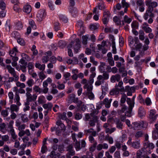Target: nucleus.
<instances>
[{
  "instance_id": "1",
  "label": "nucleus",
  "mask_w": 158,
  "mask_h": 158,
  "mask_svg": "<svg viewBox=\"0 0 158 158\" xmlns=\"http://www.w3.org/2000/svg\"><path fill=\"white\" fill-rule=\"evenodd\" d=\"M6 68L7 69L9 73L12 76V77H9L8 80L7 81V84H10V82L13 81L16 82L19 81V76L14 68H12L10 65H7Z\"/></svg>"
},
{
  "instance_id": "2",
  "label": "nucleus",
  "mask_w": 158,
  "mask_h": 158,
  "mask_svg": "<svg viewBox=\"0 0 158 158\" xmlns=\"http://www.w3.org/2000/svg\"><path fill=\"white\" fill-rule=\"evenodd\" d=\"M146 5L148 6L145 12L150 13L151 15H153V11L154 9L157 7L158 3L155 1H152V0H146L145 2Z\"/></svg>"
},
{
  "instance_id": "3",
  "label": "nucleus",
  "mask_w": 158,
  "mask_h": 158,
  "mask_svg": "<svg viewBox=\"0 0 158 158\" xmlns=\"http://www.w3.org/2000/svg\"><path fill=\"white\" fill-rule=\"evenodd\" d=\"M26 102L29 103L32 101H36L37 96L35 94H33L32 95L31 94L32 92V89L29 87H27L26 89Z\"/></svg>"
},
{
  "instance_id": "4",
  "label": "nucleus",
  "mask_w": 158,
  "mask_h": 158,
  "mask_svg": "<svg viewBox=\"0 0 158 158\" xmlns=\"http://www.w3.org/2000/svg\"><path fill=\"white\" fill-rule=\"evenodd\" d=\"M20 98L19 94H15V102H16V105L15 104H12L10 106V110L11 112L14 111L18 112L19 109V106L21 105V103L20 102Z\"/></svg>"
},
{
  "instance_id": "5",
  "label": "nucleus",
  "mask_w": 158,
  "mask_h": 158,
  "mask_svg": "<svg viewBox=\"0 0 158 158\" xmlns=\"http://www.w3.org/2000/svg\"><path fill=\"white\" fill-rule=\"evenodd\" d=\"M81 42L80 39L77 38H76L73 41L71 42V43L69 44L68 46V47L69 48L72 47V45H73V47L74 50V52L76 53L78 52L80 50L81 48Z\"/></svg>"
},
{
  "instance_id": "6",
  "label": "nucleus",
  "mask_w": 158,
  "mask_h": 158,
  "mask_svg": "<svg viewBox=\"0 0 158 158\" xmlns=\"http://www.w3.org/2000/svg\"><path fill=\"white\" fill-rule=\"evenodd\" d=\"M127 143L135 149H139L140 147V141L139 140L132 142V139L130 137L129 138Z\"/></svg>"
},
{
  "instance_id": "7",
  "label": "nucleus",
  "mask_w": 158,
  "mask_h": 158,
  "mask_svg": "<svg viewBox=\"0 0 158 158\" xmlns=\"http://www.w3.org/2000/svg\"><path fill=\"white\" fill-rule=\"evenodd\" d=\"M127 102L129 105V107L128 110L125 112V115L128 117H130L132 109L134 106V103L130 98H127Z\"/></svg>"
},
{
  "instance_id": "8",
  "label": "nucleus",
  "mask_w": 158,
  "mask_h": 158,
  "mask_svg": "<svg viewBox=\"0 0 158 158\" xmlns=\"http://www.w3.org/2000/svg\"><path fill=\"white\" fill-rule=\"evenodd\" d=\"M46 14L45 10L43 9L39 10L36 14V19L38 21L41 22L44 19Z\"/></svg>"
},
{
  "instance_id": "9",
  "label": "nucleus",
  "mask_w": 158,
  "mask_h": 158,
  "mask_svg": "<svg viewBox=\"0 0 158 158\" xmlns=\"http://www.w3.org/2000/svg\"><path fill=\"white\" fill-rule=\"evenodd\" d=\"M52 82V80L50 77H48L46 80L44 81L43 83V89L42 92L44 94H47L48 91V83L51 84Z\"/></svg>"
},
{
  "instance_id": "10",
  "label": "nucleus",
  "mask_w": 158,
  "mask_h": 158,
  "mask_svg": "<svg viewBox=\"0 0 158 158\" xmlns=\"http://www.w3.org/2000/svg\"><path fill=\"white\" fill-rule=\"evenodd\" d=\"M67 151L68 152L66 155L67 158H71V156H73L75 154V152L73 149V146L71 144L67 147Z\"/></svg>"
},
{
  "instance_id": "11",
  "label": "nucleus",
  "mask_w": 158,
  "mask_h": 158,
  "mask_svg": "<svg viewBox=\"0 0 158 158\" xmlns=\"http://www.w3.org/2000/svg\"><path fill=\"white\" fill-rule=\"evenodd\" d=\"M151 14L150 13H148V12H145L144 14L143 18L145 20H147L148 17H150L149 19L148 20V23L149 24H151L153 22V19H152L155 16L154 14L153 13V15H151Z\"/></svg>"
},
{
  "instance_id": "12",
  "label": "nucleus",
  "mask_w": 158,
  "mask_h": 158,
  "mask_svg": "<svg viewBox=\"0 0 158 158\" xmlns=\"http://www.w3.org/2000/svg\"><path fill=\"white\" fill-rule=\"evenodd\" d=\"M143 122L140 123L135 122L132 124V128L135 130H139L143 127Z\"/></svg>"
},
{
  "instance_id": "13",
  "label": "nucleus",
  "mask_w": 158,
  "mask_h": 158,
  "mask_svg": "<svg viewBox=\"0 0 158 158\" xmlns=\"http://www.w3.org/2000/svg\"><path fill=\"white\" fill-rule=\"evenodd\" d=\"M123 83L122 81H119L118 84H116L115 85V88L118 90L120 92H123L125 91V88L123 86Z\"/></svg>"
},
{
  "instance_id": "14",
  "label": "nucleus",
  "mask_w": 158,
  "mask_h": 158,
  "mask_svg": "<svg viewBox=\"0 0 158 158\" xmlns=\"http://www.w3.org/2000/svg\"><path fill=\"white\" fill-rule=\"evenodd\" d=\"M142 28L146 33H150L152 31V29L149 27V25L147 23H144L143 24Z\"/></svg>"
},
{
  "instance_id": "15",
  "label": "nucleus",
  "mask_w": 158,
  "mask_h": 158,
  "mask_svg": "<svg viewBox=\"0 0 158 158\" xmlns=\"http://www.w3.org/2000/svg\"><path fill=\"white\" fill-rule=\"evenodd\" d=\"M15 125L18 127V129L19 131L23 130L25 128L26 126L24 124H21V122L19 119L16 121Z\"/></svg>"
},
{
  "instance_id": "16",
  "label": "nucleus",
  "mask_w": 158,
  "mask_h": 158,
  "mask_svg": "<svg viewBox=\"0 0 158 158\" xmlns=\"http://www.w3.org/2000/svg\"><path fill=\"white\" fill-rule=\"evenodd\" d=\"M98 117L97 116L94 115L92 119L90 120L89 124L90 127H94L96 123L98 121Z\"/></svg>"
},
{
  "instance_id": "17",
  "label": "nucleus",
  "mask_w": 158,
  "mask_h": 158,
  "mask_svg": "<svg viewBox=\"0 0 158 158\" xmlns=\"http://www.w3.org/2000/svg\"><path fill=\"white\" fill-rule=\"evenodd\" d=\"M122 7L124 8V11L125 13H127L128 8L130 6V4L128 2L126 1L125 0H122L121 2Z\"/></svg>"
},
{
  "instance_id": "18",
  "label": "nucleus",
  "mask_w": 158,
  "mask_h": 158,
  "mask_svg": "<svg viewBox=\"0 0 158 158\" xmlns=\"http://www.w3.org/2000/svg\"><path fill=\"white\" fill-rule=\"evenodd\" d=\"M112 101V99L110 98L109 99L108 98H105L103 102L102 103L105 105V107L107 108H109L110 106V103Z\"/></svg>"
},
{
  "instance_id": "19",
  "label": "nucleus",
  "mask_w": 158,
  "mask_h": 158,
  "mask_svg": "<svg viewBox=\"0 0 158 158\" xmlns=\"http://www.w3.org/2000/svg\"><path fill=\"white\" fill-rule=\"evenodd\" d=\"M121 79L120 75L118 74L112 75L110 78V81L111 82L114 83L116 81H119Z\"/></svg>"
},
{
  "instance_id": "20",
  "label": "nucleus",
  "mask_w": 158,
  "mask_h": 158,
  "mask_svg": "<svg viewBox=\"0 0 158 158\" xmlns=\"http://www.w3.org/2000/svg\"><path fill=\"white\" fill-rule=\"evenodd\" d=\"M104 80L102 79V75H99L97 78V80L95 84L96 86H99L103 83Z\"/></svg>"
},
{
  "instance_id": "21",
  "label": "nucleus",
  "mask_w": 158,
  "mask_h": 158,
  "mask_svg": "<svg viewBox=\"0 0 158 158\" xmlns=\"http://www.w3.org/2000/svg\"><path fill=\"white\" fill-rule=\"evenodd\" d=\"M19 115L20 116L21 120L23 123H27L29 119L26 114H20Z\"/></svg>"
},
{
  "instance_id": "22",
  "label": "nucleus",
  "mask_w": 158,
  "mask_h": 158,
  "mask_svg": "<svg viewBox=\"0 0 158 158\" xmlns=\"http://www.w3.org/2000/svg\"><path fill=\"white\" fill-rule=\"evenodd\" d=\"M56 124L58 126V128H61V130L64 131L66 129V127L64 124L60 120H58L56 123Z\"/></svg>"
},
{
  "instance_id": "23",
  "label": "nucleus",
  "mask_w": 158,
  "mask_h": 158,
  "mask_svg": "<svg viewBox=\"0 0 158 158\" xmlns=\"http://www.w3.org/2000/svg\"><path fill=\"white\" fill-rule=\"evenodd\" d=\"M23 10L24 12L29 14L31 10V7L29 5H26L23 7Z\"/></svg>"
},
{
  "instance_id": "24",
  "label": "nucleus",
  "mask_w": 158,
  "mask_h": 158,
  "mask_svg": "<svg viewBox=\"0 0 158 158\" xmlns=\"http://www.w3.org/2000/svg\"><path fill=\"white\" fill-rule=\"evenodd\" d=\"M110 39H111V41L112 42L113 53L114 54H116V49L115 47V42L114 41L115 39L114 37L113 36L110 37Z\"/></svg>"
},
{
  "instance_id": "25",
  "label": "nucleus",
  "mask_w": 158,
  "mask_h": 158,
  "mask_svg": "<svg viewBox=\"0 0 158 158\" xmlns=\"http://www.w3.org/2000/svg\"><path fill=\"white\" fill-rule=\"evenodd\" d=\"M35 66L36 68L42 71H44L45 69V65L44 64H41L39 63H36Z\"/></svg>"
},
{
  "instance_id": "26",
  "label": "nucleus",
  "mask_w": 158,
  "mask_h": 158,
  "mask_svg": "<svg viewBox=\"0 0 158 158\" xmlns=\"http://www.w3.org/2000/svg\"><path fill=\"white\" fill-rule=\"evenodd\" d=\"M132 21V19L129 18L127 15H125L124 17L123 20H122V24L124 25V23H127L128 24L130 23Z\"/></svg>"
},
{
  "instance_id": "27",
  "label": "nucleus",
  "mask_w": 158,
  "mask_h": 158,
  "mask_svg": "<svg viewBox=\"0 0 158 158\" xmlns=\"http://www.w3.org/2000/svg\"><path fill=\"white\" fill-rule=\"evenodd\" d=\"M115 123L116 125L117 128L120 130L122 129L123 123H122L119 119H117L115 121Z\"/></svg>"
},
{
  "instance_id": "28",
  "label": "nucleus",
  "mask_w": 158,
  "mask_h": 158,
  "mask_svg": "<svg viewBox=\"0 0 158 158\" xmlns=\"http://www.w3.org/2000/svg\"><path fill=\"white\" fill-rule=\"evenodd\" d=\"M106 64L104 62H101L100 65L99 66L98 69L100 72L102 73L105 71Z\"/></svg>"
},
{
  "instance_id": "29",
  "label": "nucleus",
  "mask_w": 158,
  "mask_h": 158,
  "mask_svg": "<svg viewBox=\"0 0 158 158\" xmlns=\"http://www.w3.org/2000/svg\"><path fill=\"white\" fill-rule=\"evenodd\" d=\"M120 105L121 106V110H118V112L119 115H120L124 113L125 111L127 110V107L125 105Z\"/></svg>"
},
{
  "instance_id": "30",
  "label": "nucleus",
  "mask_w": 158,
  "mask_h": 158,
  "mask_svg": "<svg viewBox=\"0 0 158 158\" xmlns=\"http://www.w3.org/2000/svg\"><path fill=\"white\" fill-rule=\"evenodd\" d=\"M52 106V104L51 103L44 104L43 105V107L44 109H47V110H51Z\"/></svg>"
},
{
  "instance_id": "31",
  "label": "nucleus",
  "mask_w": 158,
  "mask_h": 158,
  "mask_svg": "<svg viewBox=\"0 0 158 158\" xmlns=\"http://www.w3.org/2000/svg\"><path fill=\"white\" fill-rule=\"evenodd\" d=\"M138 114L139 116L141 118L144 116L145 114L144 109L142 107H140L139 109Z\"/></svg>"
},
{
  "instance_id": "32",
  "label": "nucleus",
  "mask_w": 158,
  "mask_h": 158,
  "mask_svg": "<svg viewBox=\"0 0 158 158\" xmlns=\"http://www.w3.org/2000/svg\"><path fill=\"white\" fill-rule=\"evenodd\" d=\"M155 112L153 110H151L150 112L149 117L152 120L154 121L156 119V115H155Z\"/></svg>"
},
{
  "instance_id": "33",
  "label": "nucleus",
  "mask_w": 158,
  "mask_h": 158,
  "mask_svg": "<svg viewBox=\"0 0 158 158\" xmlns=\"http://www.w3.org/2000/svg\"><path fill=\"white\" fill-rule=\"evenodd\" d=\"M83 88L85 89H86L87 92L92 91L93 89V86L92 85H89V84L85 85Z\"/></svg>"
},
{
  "instance_id": "34",
  "label": "nucleus",
  "mask_w": 158,
  "mask_h": 158,
  "mask_svg": "<svg viewBox=\"0 0 158 158\" xmlns=\"http://www.w3.org/2000/svg\"><path fill=\"white\" fill-rule=\"evenodd\" d=\"M18 52L17 48L15 47L10 52V54L11 57H14L16 56V53Z\"/></svg>"
},
{
  "instance_id": "35",
  "label": "nucleus",
  "mask_w": 158,
  "mask_h": 158,
  "mask_svg": "<svg viewBox=\"0 0 158 158\" xmlns=\"http://www.w3.org/2000/svg\"><path fill=\"white\" fill-rule=\"evenodd\" d=\"M70 12L73 16L74 17L77 14V9L75 7H72L70 9Z\"/></svg>"
},
{
  "instance_id": "36",
  "label": "nucleus",
  "mask_w": 158,
  "mask_h": 158,
  "mask_svg": "<svg viewBox=\"0 0 158 158\" xmlns=\"http://www.w3.org/2000/svg\"><path fill=\"white\" fill-rule=\"evenodd\" d=\"M94 113L92 112L90 114H86L85 115V121H87L89 119H91V117L93 118V117L94 116Z\"/></svg>"
},
{
  "instance_id": "37",
  "label": "nucleus",
  "mask_w": 158,
  "mask_h": 158,
  "mask_svg": "<svg viewBox=\"0 0 158 158\" xmlns=\"http://www.w3.org/2000/svg\"><path fill=\"white\" fill-rule=\"evenodd\" d=\"M144 33L142 30H140L139 31V39L141 40H144Z\"/></svg>"
},
{
  "instance_id": "38",
  "label": "nucleus",
  "mask_w": 158,
  "mask_h": 158,
  "mask_svg": "<svg viewBox=\"0 0 158 158\" xmlns=\"http://www.w3.org/2000/svg\"><path fill=\"white\" fill-rule=\"evenodd\" d=\"M127 96L125 94H123L120 101V105H123L126 101Z\"/></svg>"
},
{
  "instance_id": "39",
  "label": "nucleus",
  "mask_w": 158,
  "mask_h": 158,
  "mask_svg": "<svg viewBox=\"0 0 158 158\" xmlns=\"http://www.w3.org/2000/svg\"><path fill=\"white\" fill-rule=\"evenodd\" d=\"M28 86V87H31L34 84V81L31 78L29 79L26 82Z\"/></svg>"
},
{
  "instance_id": "40",
  "label": "nucleus",
  "mask_w": 158,
  "mask_h": 158,
  "mask_svg": "<svg viewBox=\"0 0 158 158\" xmlns=\"http://www.w3.org/2000/svg\"><path fill=\"white\" fill-rule=\"evenodd\" d=\"M16 85L17 87H19L20 88H25L26 86L25 83H21L18 81H16Z\"/></svg>"
},
{
  "instance_id": "41",
  "label": "nucleus",
  "mask_w": 158,
  "mask_h": 158,
  "mask_svg": "<svg viewBox=\"0 0 158 158\" xmlns=\"http://www.w3.org/2000/svg\"><path fill=\"white\" fill-rule=\"evenodd\" d=\"M120 92L118 90H117L116 88L112 89L110 93L111 95H118L119 94Z\"/></svg>"
},
{
  "instance_id": "42",
  "label": "nucleus",
  "mask_w": 158,
  "mask_h": 158,
  "mask_svg": "<svg viewBox=\"0 0 158 158\" xmlns=\"http://www.w3.org/2000/svg\"><path fill=\"white\" fill-rule=\"evenodd\" d=\"M143 133L142 131H139L136 132L135 135V137L136 138H138L142 137Z\"/></svg>"
},
{
  "instance_id": "43",
  "label": "nucleus",
  "mask_w": 158,
  "mask_h": 158,
  "mask_svg": "<svg viewBox=\"0 0 158 158\" xmlns=\"http://www.w3.org/2000/svg\"><path fill=\"white\" fill-rule=\"evenodd\" d=\"M67 44L66 42L63 40H60L58 43V46L61 48H63Z\"/></svg>"
},
{
  "instance_id": "44",
  "label": "nucleus",
  "mask_w": 158,
  "mask_h": 158,
  "mask_svg": "<svg viewBox=\"0 0 158 158\" xmlns=\"http://www.w3.org/2000/svg\"><path fill=\"white\" fill-rule=\"evenodd\" d=\"M40 79L42 81L44 80L46 77V76L44 73L43 71L40 72L38 74Z\"/></svg>"
},
{
  "instance_id": "45",
  "label": "nucleus",
  "mask_w": 158,
  "mask_h": 158,
  "mask_svg": "<svg viewBox=\"0 0 158 158\" xmlns=\"http://www.w3.org/2000/svg\"><path fill=\"white\" fill-rule=\"evenodd\" d=\"M33 89L36 93H39V94H40L42 92L41 88L37 85H35L33 88Z\"/></svg>"
},
{
  "instance_id": "46",
  "label": "nucleus",
  "mask_w": 158,
  "mask_h": 158,
  "mask_svg": "<svg viewBox=\"0 0 158 158\" xmlns=\"http://www.w3.org/2000/svg\"><path fill=\"white\" fill-rule=\"evenodd\" d=\"M88 39V37L86 35H83L82 36V43L83 44L85 45L87 44Z\"/></svg>"
},
{
  "instance_id": "47",
  "label": "nucleus",
  "mask_w": 158,
  "mask_h": 158,
  "mask_svg": "<svg viewBox=\"0 0 158 158\" xmlns=\"http://www.w3.org/2000/svg\"><path fill=\"white\" fill-rule=\"evenodd\" d=\"M45 97L43 96H40L38 97V102L40 104H42L44 103L45 102Z\"/></svg>"
},
{
  "instance_id": "48",
  "label": "nucleus",
  "mask_w": 158,
  "mask_h": 158,
  "mask_svg": "<svg viewBox=\"0 0 158 158\" xmlns=\"http://www.w3.org/2000/svg\"><path fill=\"white\" fill-rule=\"evenodd\" d=\"M103 73V75H102V79L104 80L108 79L109 78V74L105 71Z\"/></svg>"
},
{
  "instance_id": "49",
  "label": "nucleus",
  "mask_w": 158,
  "mask_h": 158,
  "mask_svg": "<svg viewBox=\"0 0 158 158\" xmlns=\"http://www.w3.org/2000/svg\"><path fill=\"white\" fill-rule=\"evenodd\" d=\"M136 4L138 6H144L143 0H137Z\"/></svg>"
},
{
  "instance_id": "50",
  "label": "nucleus",
  "mask_w": 158,
  "mask_h": 158,
  "mask_svg": "<svg viewBox=\"0 0 158 158\" xmlns=\"http://www.w3.org/2000/svg\"><path fill=\"white\" fill-rule=\"evenodd\" d=\"M21 56L22 57V59H23L24 60H26L29 61L30 60V58L28 56L27 54L25 53H23L21 54Z\"/></svg>"
},
{
  "instance_id": "51",
  "label": "nucleus",
  "mask_w": 158,
  "mask_h": 158,
  "mask_svg": "<svg viewBox=\"0 0 158 158\" xmlns=\"http://www.w3.org/2000/svg\"><path fill=\"white\" fill-rule=\"evenodd\" d=\"M131 26L132 29H138V23L136 22H133L131 23Z\"/></svg>"
},
{
  "instance_id": "52",
  "label": "nucleus",
  "mask_w": 158,
  "mask_h": 158,
  "mask_svg": "<svg viewBox=\"0 0 158 158\" xmlns=\"http://www.w3.org/2000/svg\"><path fill=\"white\" fill-rule=\"evenodd\" d=\"M29 23L33 28L35 29H36V26L35 24L34 21L32 19L30 20L29 21Z\"/></svg>"
},
{
  "instance_id": "53",
  "label": "nucleus",
  "mask_w": 158,
  "mask_h": 158,
  "mask_svg": "<svg viewBox=\"0 0 158 158\" xmlns=\"http://www.w3.org/2000/svg\"><path fill=\"white\" fill-rule=\"evenodd\" d=\"M142 44L141 43L137 44L135 46V49L136 51H140V49L142 48Z\"/></svg>"
},
{
  "instance_id": "54",
  "label": "nucleus",
  "mask_w": 158,
  "mask_h": 158,
  "mask_svg": "<svg viewBox=\"0 0 158 158\" xmlns=\"http://www.w3.org/2000/svg\"><path fill=\"white\" fill-rule=\"evenodd\" d=\"M48 150L47 147L46 145H42L41 148V152L42 154L45 153Z\"/></svg>"
},
{
  "instance_id": "55",
  "label": "nucleus",
  "mask_w": 158,
  "mask_h": 158,
  "mask_svg": "<svg viewBox=\"0 0 158 158\" xmlns=\"http://www.w3.org/2000/svg\"><path fill=\"white\" fill-rule=\"evenodd\" d=\"M106 139L110 144H112L114 142L113 138L111 136H109V135L107 136L106 137Z\"/></svg>"
},
{
  "instance_id": "56",
  "label": "nucleus",
  "mask_w": 158,
  "mask_h": 158,
  "mask_svg": "<svg viewBox=\"0 0 158 158\" xmlns=\"http://www.w3.org/2000/svg\"><path fill=\"white\" fill-rule=\"evenodd\" d=\"M60 20L65 23H67L68 21L67 18L65 16L63 15H60Z\"/></svg>"
},
{
  "instance_id": "57",
  "label": "nucleus",
  "mask_w": 158,
  "mask_h": 158,
  "mask_svg": "<svg viewBox=\"0 0 158 158\" xmlns=\"http://www.w3.org/2000/svg\"><path fill=\"white\" fill-rule=\"evenodd\" d=\"M13 9L15 11L19 12L21 11V10L20 9L19 6L17 4H15L13 6Z\"/></svg>"
},
{
  "instance_id": "58",
  "label": "nucleus",
  "mask_w": 158,
  "mask_h": 158,
  "mask_svg": "<svg viewBox=\"0 0 158 158\" xmlns=\"http://www.w3.org/2000/svg\"><path fill=\"white\" fill-rule=\"evenodd\" d=\"M54 28L55 31H57L60 28V24L59 23L56 22L54 24Z\"/></svg>"
},
{
  "instance_id": "59",
  "label": "nucleus",
  "mask_w": 158,
  "mask_h": 158,
  "mask_svg": "<svg viewBox=\"0 0 158 158\" xmlns=\"http://www.w3.org/2000/svg\"><path fill=\"white\" fill-rule=\"evenodd\" d=\"M59 118L60 119H62L63 120H66L67 119L66 114L65 113H64L61 114L59 115Z\"/></svg>"
},
{
  "instance_id": "60",
  "label": "nucleus",
  "mask_w": 158,
  "mask_h": 158,
  "mask_svg": "<svg viewBox=\"0 0 158 158\" xmlns=\"http://www.w3.org/2000/svg\"><path fill=\"white\" fill-rule=\"evenodd\" d=\"M25 107L23 108V111L24 112H25L27 110H29L30 109V106H29V103L26 102L25 103Z\"/></svg>"
},
{
  "instance_id": "61",
  "label": "nucleus",
  "mask_w": 158,
  "mask_h": 158,
  "mask_svg": "<svg viewBox=\"0 0 158 158\" xmlns=\"http://www.w3.org/2000/svg\"><path fill=\"white\" fill-rule=\"evenodd\" d=\"M6 6L4 1L0 2V8L2 10H4L6 9Z\"/></svg>"
},
{
  "instance_id": "62",
  "label": "nucleus",
  "mask_w": 158,
  "mask_h": 158,
  "mask_svg": "<svg viewBox=\"0 0 158 158\" xmlns=\"http://www.w3.org/2000/svg\"><path fill=\"white\" fill-rule=\"evenodd\" d=\"M113 20L118 25H119L121 24V22L117 16H115L113 18Z\"/></svg>"
},
{
  "instance_id": "63",
  "label": "nucleus",
  "mask_w": 158,
  "mask_h": 158,
  "mask_svg": "<svg viewBox=\"0 0 158 158\" xmlns=\"http://www.w3.org/2000/svg\"><path fill=\"white\" fill-rule=\"evenodd\" d=\"M10 152L12 155H15L17 154V149L16 148L12 149H10Z\"/></svg>"
},
{
  "instance_id": "64",
  "label": "nucleus",
  "mask_w": 158,
  "mask_h": 158,
  "mask_svg": "<svg viewBox=\"0 0 158 158\" xmlns=\"http://www.w3.org/2000/svg\"><path fill=\"white\" fill-rule=\"evenodd\" d=\"M97 144V142H95L94 143H93V144L89 148V151L92 152H94V151L95 150V148L96 147Z\"/></svg>"
}]
</instances>
